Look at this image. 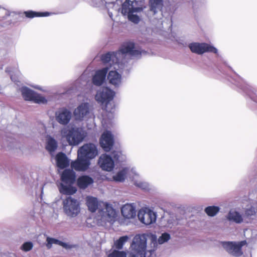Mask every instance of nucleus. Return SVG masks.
Returning a JSON list of instances; mask_svg holds the SVG:
<instances>
[{"label":"nucleus","mask_w":257,"mask_h":257,"mask_svg":"<svg viewBox=\"0 0 257 257\" xmlns=\"http://www.w3.org/2000/svg\"><path fill=\"white\" fill-rule=\"evenodd\" d=\"M144 53L145 52L135 49L134 43L129 42L124 44L117 51L102 55L101 60L104 64H125L129 59H139Z\"/></svg>","instance_id":"nucleus-1"},{"label":"nucleus","mask_w":257,"mask_h":257,"mask_svg":"<svg viewBox=\"0 0 257 257\" xmlns=\"http://www.w3.org/2000/svg\"><path fill=\"white\" fill-rule=\"evenodd\" d=\"M148 236L146 234H137L133 239L130 252L126 254L124 251L114 250L108 254V257H145Z\"/></svg>","instance_id":"nucleus-2"},{"label":"nucleus","mask_w":257,"mask_h":257,"mask_svg":"<svg viewBox=\"0 0 257 257\" xmlns=\"http://www.w3.org/2000/svg\"><path fill=\"white\" fill-rule=\"evenodd\" d=\"M146 8L141 2L136 0H125L119 9L121 14L131 22L138 24L141 19V13Z\"/></svg>","instance_id":"nucleus-3"},{"label":"nucleus","mask_w":257,"mask_h":257,"mask_svg":"<svg viewBox=\"0 0 257 257\" xmlns=\"http://www.w3.org/2000/svg\"><path fill=\"white\" fill-rule=\"evenodd\" d=\"M61 137L65 138L70 146H77L81 143L86 136V132L82 128L72 126L70 128H63L60 131Z\"/></svg>","instance_id":"nucleus-4"},{"label":"nucleus","mask_w":257,"mask_h":257,"mask_svg":"<svg viewBox=\"0 0 257 257\" xmlns=\"http://www.w3.org/2000/svg\"><path fill=\"white\" fill-rule=\"evenodd\" d=\"M125 156L119 151L112 152L111 156L106 154H101L98 160V164L103 171L110 172L114 167V161L122 162Z\"/></svg>","instance_id":"nucleus-5"},{"label":"nucleus","mask_w":257,"mask_h":257,"mask_svg":"<svg viewBox=\"0 0 257 257\" xmlns=\"http://www.w3.org/2000/svg\"><path fill=\"white\" fill-rule=\"evenodd\" d=\"M116 216L115 210L112 206L106 202L100 203L97 213V218L104 222L112 223Z\"/></svg>","instance_id":"nucleus-6"},{"label":"nucleus","mask_w":257,"mask_h":257,"mask_svg":"<svg viewBox=\"0 0 257 257\" xmlns=\"http://www.w3.org/2000/svg\"><path fill=\"white\" fill-rule=\"evenodd\" d=\"M63 208L67 216L75 217L80 212V203L77 199L68 197L63 201Z\"/></svg>","instance_id":"nucleus-7"},{"label":"nucleus","mask_w":257,"mask_h":257,"mask_svg":"<svg viewBox=\"0 0 257 257\" xmlns=\"http://www.w3.org/2000/svg\"><path fill=\"white\" fill-rule=\"evenodd\" d=\"M115 92L107 87L100 88L97 90L95 95L96 100L102 105H107L112 100Z\"/></svg>","instance_id":"nucleus-8"},{"label":"nucleus","mask_w":257,"mask_h":257,"mask_svg":"<svg viewBox=\"0 0 257 257\" xmlns=\"http://www.w3.org/2000/svg\"><path fill=\"white\" fill-rule=\"evenodd\" d=\"M246 244V241L239 242H223L222 245L224 249L230 254L239 257L243 254L241 247Z\"/></svg>","instance_id":"nucleus-9"},{"label":"nucleus","mask_w":257,"mask_h":257,"mask_svg":"<svg viewBox=\"0 0 257 257\" xmlns=\"http://www.w3.org/2000/svg\"><path fill=\"white\" fill-rule=\"evenodd\" d=\"M157 216L156 212L148 207L142 208L138 213V217L139 220L147 225L155 223L156 221Z\"/></svg>","instance_id":"nucleus-10"},{"label":"nucleus","mask_w":257,"mask_h":257,"mask_svg":"<svg viewBox=\"0 0 257 257\" xmlns=\"http://www.w3.org/2000/svg\"><path fill=\"white\" fill-rule=\"evenodd\" d=\"M188 47L192 53L201 55L206 52L217 54L218 50L212 45L205 43L193 42L189 44Z\"/></svg>","instance_id":"nucleus-11"},{"label":"nucleus","mask_w":257,"mask_h":257,"mask_svg":"<svg viewBox=\"0 0 257 257\" xmlns=\"http://www.w3.org/2000/svg\"><path fill=\"white\" fill-rule=\"evenodd\" d=\"M97 154L98 151L96 146L92 143L84 144L77 151V155H79L81 157L88 159L89 161L94 158Z\"/></svg>","instance_id":"nucleus-12"},{"label":"nucleus","mask_w":257,"mask_h":257,"mask_svg":"<svg viewBox=\"0 0 257 257\" xmlns=\"http://www.w3.org/2000/svg\"><path fill=\"white\" fill-rule=\"evenodd\" d=\"M21 91L23 98L26 100H29L36 103L44 104L47 102L46 99L40 94H39L26 87L21 88Z\"/></svg>","instance_id":"nucleus-13"},{"label":"nucleus","mask_w":257,"mask_h":257,"mask_svg":"<svg viewBox=\"0 0 257 257\" xmlns=\"http://www.w3.org/2000/svg\"><path fill=\"white\" fill-rule=\"evenodd\" d=\"M91 114L90 108L88 103H82L73 111L75 120L81 121L87 119Z\"/></svg>","instance_id":"nucleus-14"},{"label":"nucleus","mask_w":257,"mask_h":257,"mask_svg":"<svg viewBox=\"0 0 257 257\" xmlns=\"http://www.w3.org/2000/svg\"><path fill=\"white\" fill-rule=\"evenodd\" d=\"M56 120L60 124L66 125L69 123L72 113L67 108L63 107L57 110L55 113Z\"/></svg>","instance_id":"nucleus-15"},{"label":"nucleus","mask_w":257,"mask_h":257,"mask_svg":"<svg viewBox=\"0 0 257 257\" xmlns=\"http://www.w3.org/2000/svg\"><path fill=\"white\" fill-rule=\"evenodd\" d=\"M114 144V138L111 133L106 131L101 135L100 144L102 148L106 152L109 151Z\"/></svg>","instance_id":"nucleus-16"},{"label":"nucleus","mask_w":257,"mask_h":257,"mask_svg":"<svg viewBox=\"0 0 257 257\" xmlns=\"http://www.w3.org/2000/svg\"><path fill=\"white\" fill-rule=\"evenodd\" d=\"M90 165V162L88 159L81 157L79 155H77V159L75 161L72 162L71 167L77 171H85L88 169Z\"/></svg>","instance_id":"nucleus-17"},{"label":"nucleus","mask_w":257,"mask_h":257,"mask_svg":"<svg viewBox=\"0 0 257 257\" xmlns=\"http://www.w3.org/2000/svg\"><path fill=\"white\" fill-rule=\"evenodd\" d=\"M108 69L103 68L95 72L92 78V82L94 85L100 86L104 82Z\"/></svg>","instance_id":"nucleus-18"},{"label":"nucleus","mask_w":257,"mask_h":257,"mask_svg":"<svg viewBox=\"0 0 257 257\" xmlns=\"http://www.w3.org/2000/svg\"><path fill=\"white\" fill-rule=\"evenodd\" d=\"M121 214L126 218H133L136 215V207L133 204L124 205L121 209Z\"/></svg>","instance_id":"nucleus-19"},{"label":"nucleus","mask_w":257,"mask_h":257,"mask_svg":"<svg viewBox=\"0 0 257 257\" xmlns=\"http://www.w3.org/2000/svg\"><path fill=\"white\" fill-rule=\"evenodd\" d=\"M86 205L88 210L91 212L98 210L99 204L103 202H98L97 199L92 196H87L86 198Z\"/></svg>","instance_id":"nucleus-20"},{"label":"nucleus","mask_w":257,"mask_h":257,"mask_svg":"<svg viewBox=\"0 0 257 257\" xmlns=\"http://www.w3.org/2000/svg\"><path fill=\"white\" fill-rule=\"evenodd\" d=\"M109 82L114 86H119L121 83V76L116 71H110L107 76Z\"/></svg>","instance_id":"nucleus-21"},{"label":"nucleus","mask_w":257,"mask_h":257,"mask_svg":"<svg viewBox=\"0 0 257 257\" xmlns=\"http://www.w3.org/2000/svg\"><path fill=\"white\" fill-rule=\"evenodd\" d=\"M149 12L155 15L161 11L163 6V0H149Z\"/></svg>","instance_id":"nucleus-22"},{"label":"nucleus","mask_w":257,"mask_h":257,"mask_svg":"<svg viewBox=\"0 0 257 257\" xmlns=\"http://www.w3.org/2000/svg\"><path fill=\"white\" fill-rule=\"evenodd\" d=\"M133 181H134V185L145 191H149L151 189V185L148 182L144 181L140 178L139 175L135 173V176L133 177Z\"/></svg>","instance_id":"nucleus-23"},{"label":"nucleus","mask_w":257,"mask_h":257,"mask_svg":"<svg viewBox=\"0 0 257 257\" xmlns=\"http://www.w3.org/2000/svg\"><path fill=\"white\" fill-rule=\"evenodd\" d=\"M56 160L57 166L59 168L64 169L69 166V160L63 153L60 152L57 154Z\"/></svg>","instance_id":"nucleus-24"},{"label":"nucleus","mask_w":257,"mask_h":257,"mask_svg":"<svg viewBox=\"0 0 257 257\" xmlns=\"http://www.w3.org/2000/svg\"><path fill=\"white\" fill-rule=\"evenodd\" d=\"M61 180L67 184H72L75 180V173L72 170L66 169L61 175Z\"/></svg>","instance_id":"nucleus-25"},{"label":"nucleus","mask_w":257,"mask_h":257,"mask_svg":"<svg viewBox=\"0 0 257 257\" xmlns=\"http://www.w3.org/2000/svg\"><path fill=\"white\" fill-rule=\"evenodd\" d=\"M58 143L57 141L50 135H47L46 139V149L50 153L52 154L57 149Z\"/></svg>","instance_id":"nucleus-26"},{"label":"nucleus","mask_w":257,"mask_h":257,"mask_svg":"<svg viewBox=\"0 0 257 257\" xmlns=\"http://www.w3.org/2000/svg\"><path fill=\"white\" fill-rule=\"evenodd\" d=\"M227 218L230 221L240 223L244 221L243 216L238 212L231 210L227 215Z\"/></svg>","instance_id":"nucleus-27"},{"label":"nucleus","mask_w":257,"mask_h":257,"mask_svg":"<svg viewBox=\"0 0 257 257\" xmlns=\"http://www.w3.org/2000/svg\"><path fill=\"white\" fill-rule=\"evenodd\" d=\"M93 183V179L87 175H84L80 177L77 180L78 186L81 189H85Z\"/></svg>","instance_id":"nucleus-28"},{"label":"nucleus","mask_w":257,"mask_h":257,"mask_svg":"<svg viewBox=\"0 0 257 257\" xmlns=\"http://www.w3.org/2000/svg\"><path fill=\"white\" fill-rule=\"evenodd\" d=\"M129 169L124 168L119 171L115 175L113 176V180L115 182H121L124 181Z\"/></svg>","instance_id":"nucleus-29"},{"label":"nucleus","mask_w":257,"mask_h":257,"mask_svg":"<svg viewBox=\"0 0 257 257\" xmlns=\"http://www.w3.org/2000/svg\"><path fill=\"white\" fill-rule=\"evenodd\" d=\"M76 189L70 185H65L61 184L59 187V191L61 193L67 195H71L76 192Z\"/></svg>","instance_id":"nucleus-30"},{"label":"nucleus","mask_w":257,"mask_h":257,"mask_svg":"<svg viewBox=\"0 0 257 257\" xmlns=\"http://www.w3.org/2000/svg\"><path fill=\"white\" fill-rule=\"evenodd\" d=\"M90 3L92 6L96 7H103L107 4L113 5V2L111 0H90Z\"/></svg>","instance_id":"nucleus-31"},{"label":"nucleus","mask_w":257,"mask_h":257,"mask_svg":"<svg viewBox=\"0 0 257 257\" xmlns=\"http://www.w3.org/2000/svg\"><path fill=\"white\" fill-rule=\"evenodd\" d=\"M25 16L30 18H33L37 17H47L49 16V13L48 12L45 13H37L32 11L25 12Z\"/></svg>","instance_id":"nucleus-32"},{"label":"nucleus","mask_w":257,"mask_h":257,"mask_svg":"<svg viewBox=\"0 0 257 257\" xmlns=\"http://www.w3.org/2000/svg\"><path fill=\"white\" fill-rule=\"evenodd\" d=\"M129 237L127 235L121 236L118 239L114 242V245L118 249H120L122 248L124 244L127 241Z\"/></svg>","instance_id":"nucleus-33"},{"label":"nucleus","mask_w":257,"mask_h":257,"mask_svg":"<svg viewBox=\"0 0 257 257\" xmlns=\"http://www.w3.org/2000/svg\"><path fill=\"white\" fill-rule=\"evenodd\" d=\"M219 211V208L217 206H208L205 209V213L210 216H215Z\"/></svg>","instance_id":"nucleus-34"},{"label":"nucleus","mask_w":257,"mask_h":257,"mask_svg":"<svg viewBox=\"0 0 257 257\" xmlns=\"http://www.w3.org/2000/svg\"><path fill=\"white\" fill-rule=\"evenodd\" d=\"M46 241V246L48 249L51 248L53 244L59 245L60 243L59 240L50 237H47Z\"/></svg>","instance_id":"nucleus-35"},{"label":"nucleus","mask_w":257,"mask_h":257,"mask_svg":"<svg viewBox=\"0 0 257 257\" xmlns=\"http://www.w3.org/2000/svg\"><path fill=\"white\" fill-rule=\"evenodd\" d=\"M255 214V210L254 208L250 207L248 209H247L245 211V213L244 216H243L244 220L245 221V218H250L251 216H254ZM246 222H248V221H246Z\"/></svg>","instance_id":"nucleus-36"},{"label":"nucleus","mask_w":257,"mask_h":257,"mask_svg":"<svg viewBox=\"0 0 257 257\" xmlns=\"http://www.w3.org/2000/svg\"><path fill=\"white\" fill-rule=\"evenodd\" d=\"M170 239V235L166 232L163 233L162 235L159 237L158 241V243L160 244H162L167 241H168Z\"/></svg>","instance_id":"nucleus-37"},{"label":"nucleus","mask_w":257,"mask_h":257,"mask_svg":"<svg viewBox=\"0 0 257 257\" xmlns=\"http://www.w3.org/2000/svg\"><path fill=\"white\" fill-rule=\"evenodd\" d=\"M33 246V244L31 242H25L22 246L21 248L25 251L30 250Z\"/></svg>","instance_id":"nucleus-38"},{"label":"nucleus","mask_w":257,"mask_h":257,"mask_svg":"<svg viewBox=\"0 0 257 257\" xmlns=\"http://www.w3.org/2000/svg\"><path fill=\"white\" fill-rule=\"evenodd\" d=\"M19 74V73L18 72L17 74V77H16L15 75H13V74H11V73L10 74L11 78L12 80L13 81H14V82L16 83L17 85H19V84L17 83H20L19 80H18V78Z\"/></svg>","instance_id":"nucleus-39"},{"label":"nucleus","mask_w":257,"mask_h":257,"mask_svg":"<svg viewBox=\"0 0 257 257\" xmlns=\"http://www.w3.org/2000/svg\"><path fill=\"white\" fill-rule=\"evenodd\" d=\"M60 245L62 246V247L65 248H70V245L66 243L63 242L61 241H60V243H59Z\"/></svg>","instance_id":"nucleus-40"},{"label":"nucleus","mask_w":257,"mask_h":257,"mask_svg":"<svg viewBox=\"0 0 257 257\" xmlns=\"http://www.w3.org/2000/svg\"><path fill=\"white\" fill-rule=\"evenodd\" d=\"M108 15L110 18L112 19V14L111 12H108Z\"/></svg>","instance_id":"nucleus-41"},{"label":"nucleus","mask_w":257,"mask_h":257,"mask_svg":"<svg viewBox=\"0 0 257 257\" xmlns=\"http://www.w3.org/2000/svg\"><path fill=\"white\" fill-rule=\"evenodd\" d=\"M152 240H156V236L155 235H152Z\"/></svg>","instance_id":"nucleus-42"},{"label":"nucleus","mask_w":257,"mask_h":257,"mask_svg":"<svg viewBox=\"0 0 257 257\" xmlns=\"http://www.w3.org/2000/svg\"><path fill=\"white\" fill-rule=\"evenodd\" d=\"M121 67H120V68H123L124 67H127V66L128 65H120Z\"/></svg>","instance_id":"nucleus-43"},{"label":"nucleus","mask_w":257,"mask_h":257,"mask_svg":"<svg viewBox=\"0 0 257 257\" xmlns=\"http://www.w3.org/2000/svg\"><path fill=\"white\" fill-rule=\"evenodd\" d=\"M35 88H37V89H40V90H41V88L39 87L38 86H34Z\"/></svg>","instance_id":"nucleus-44"}]
</instances>
